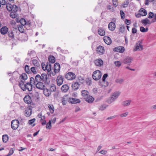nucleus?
I'll return each mask as SVG.
<instances>
[{
	"label": "nucleus",
	"mask_w": 156,
	"mask_h": 156,
	"mask_svg": "<svg viewBox=\"0 0 156 156\" xmlns=\"http://www.w3.org/2000/svg\"><path fill=\"white\" fill-rule=\"evenodd\" d=\"M19 85L22 90L24 91L27 90L28 91H30L32 89V85L31 83L28 82L24 84L23 81H21L19 82Z\"/></svg>",
	"instance_id": "f257e3e1"
},
{
	"label": "nucleus",
	"mask_w": 156,
	"mask_h": 156,
	"mask_svg": "<svg viewBox=\"0 0 156 156\" xmlns=\"http://www.w3.org/2000/svg\"><path fill=\"white\" fill-rule=\"evenodd\" d=\"M95 80H98L100 79L98 82L99 85L101 87H106L108 86V83L106 79H93Z\"/></svg>",
	"instance_id": "f03ea898"
},
{
	"label": "nucleus",
	"mask_w": 156,
	"mask_h": 156,
	"mask_svg": "<svg viewBox=\"0 0 156 156\" xmlns=\"http://www.w3.org/2000/svg\"><path fill=\"white\" fill-rule=\"evenodd\" d=\"M19 125V122L18 120H14L11 122V128L14 130L16 129Z\"/></svg>",
	"instance_id": "7ed1b4c3"
},
{
	"label": "nucleus",
	"mask_w": 156,
	"mask_h": 156,
	"mask_svg": "<svg viewBox=\"0 0 156 156\" xmlns=\"http://www.w3.org/2000/svg\"><path fill=\"white\" fill-rule=\"evenodd\" d=\"M142 42L138 41L136 44L135 47L133 49L134 51H136L137 50L141 51L143 50V46L141 44Z\"/></svg>",
	"instance_id": "20e7f679"
},
{
	"label": "nucleus",
	"mask_w": 156,
	"mask_h": 156,
	"mask_svg": "<svg viewBox=\"0 0 156 156\" xmlns=\"http://www.w3.org/2000/svg\"><path fill=\"white\" fill-rule=\"evenodd\" d=\"M120 93L119 92H114L113 95L112 96L111 98L109 100V101L110 103L113 101L115 99H116L120 95Z\"/></svg>",
	"instance_id": "39448f33"
},
{
	"label": "nucleus",
	"mask_w": 156,
	"mask_h": 156,
	"mask_svg": "<svg viewBox=\"0 0 156 156\" xmlns=\"http://www.w3.org/2000/svg\"><path fill=\"white\" fill-rule=\"evenodd\" d=\"M42 82V81H40L36 83V82L34 81L33 83L34 85H36V87L37 88L40 90H43L44 88V86Z\"/></svg>",
	"instance_id": "423d86ee"
},
{
	"label": "nucleus",
	"mask_w": 156,
	"mask_h": 156,
	"mask_svg": "<svg viewBox=\"0 0 156 156\" xmlns=\"http://www.w3.org/2000/svg\"><path fill=\"white\" fill-rule=\"evenodd\" d=\"M101 71L99 70H97L93 72L92 75V77L94 78H101Z\"/></svg>",
	"instance_id": "0eeeda50"
},
{
	"label": "nucleus",
	"mask_w": 156,
	"mask_h": 156,
	"mask_svg": "<svg viewBox=\"0 0 156 156\" xmlns=\"http://www.w3.org/2000/svg\"><path fill=\"white\" fill-rule=\"evenodd\" d=\"M23 100L24 102L28 104H31L32 102L31 97L29 95H26L24 98Z\"/></svg>",
	"instance_id": "6e6552de"
},
{
	"label": "nucleus",
	"mask_w": 156,
	"mask_h": 156,
	"mask_svg": "<svg viewBox=\"0 0 156 156\" xmlns=\"http://www.w3.org/2000/svg\"><path fill=\"white\" fill-rule=\"evenodd\" d=\"M97 52L100 55L103 54L105 52L104 48L101 45L99 46L96 48Z\"/></svg>",
	"instance_id": "1a4fd4ad"
},
{
	"label": "nucleus",
	"mask_w": 156,
	"mask_h": 156,
	"mask_svg": "<svg viewBox=\"0 0 156 156\" xmlns=\"http://www.w3.org/2000/svg\"><path fill=\"white\" fill-rule=\"evenodd\" d=\"M113 51L115 52L122 53L124 52L125 48L124 47L122 46H119L114 48L113 49Z\"/></svg>",
	"instance_id": "9d476101"
},
{
	"label": "nucleus",
	"mask_w": 156,
	"mask_h": 156,
	"mask_svg": "<svg viewBox=\"0 0 156 156\" xmlns=\"http://www.w3.org/2000/svg\"><path fill=\"white\" fill-rule=\"evenodd\" d=\"M32 109L30 107H27L25 109L24 115L26 117H29L31 115Z\"/></svg>",
	"instance_id": "9b49d317"
},
{
	"label": "nucleus",
	"mask_w": 156,
	"mask_h": 156,
	"mask_svg": "<svg viewBox=\"0 0 156 156\" xmlns=\"http://www.w3.org/2000/svg\"><path fill=\"white\" fill-rule=\"evenodd\" d=\"M132 58L130 57H127L124 58L123 62L128 65H129L132 60Z\"/></svg>",
	"instance_id": "f8f14e48"
},
{
	"label": "nucleus",
	"mask_w": 156,
	"mask_h": 156,
	"mask_svg": "<svg viewBox=\"0 0 156 156\" xmlns=\"http://www.w3.org/2000/svg\"><path fill=\"white\" fill-rule=\"evenodd\" d=\"M94 63L96 66H101L103 64V62L101 58L96 60Z\"/></svg>",
	"instance_id": "ddd939ff"
},
{
	"label": "nucleus",
	"mask_w": 156,
	"mask_h": 156,
	"mask_svg": "<svg viewBox=\"0 0 156 156\" xmlns=\"http://www.w3.org/2000/svg\"><path fill=\"white\" fill-rule=\"evenodd\" d=\"M69 102L73 104H76L77 103H80V100L79 99L76 98H70L69 99Z\"/></svg>",
	"instance_id": "4468645a"
},
{
	"label": "nucleus",
	"mask_w": 156,
	"mask_h": 156,
	"mask_svg": "<svg viewBox=\"0 0 156 156\" xmlns=\"http://www.w3.org/2000/svg\"><path fill=\"white\" fill-rule=\"evenodd\" d=\"M8 31V28L6 26H4L0 29V32L2 34L5 35L6 34Z\"/></svg>",
	"instance_id": "2eb2a0df"
},
{
	"label": "nucleus",
	"mask_w": 156,
	"mask_h": 156,
	"mask_svg": "<svg viewBox=\"0 0 156 156\" xmlns=\"http://www.w3.org/2000/svg\"><path fill=\"white\" fill-rule=\"evenodd\" d=\"M104 42L107 44H110L112 43V40L111 38L105 36L104 38Z\"/></svg>",
	"instance_id": "dca6fc26"
},
{
	"label": "nucleus",
	"mask_w": 156,
	"mask_h": 156,
	"mask_svg": "<svg viewBox=\"0 0 156 156\" xmlns=\"http://www.w3.org/2000/svg\"><path fill=\"white\" fill-rule=\"evenodd\" d=\"M85 101L89 103H92L94 100V98L92 96L88 95L85 98Z\"/></svg>",
	"instance_id": "f3484780"
},
{
	"label": "nucleus",
	"mask_w": 156,
	"mask_h": 156,
	"mask_svg": "<svg viewBox=\"0 0 156 156\" xmlns=\"http://www.w3.org/2000/svg\"><path fill=\"white\" fill-rule=\"evenodd\" d=\"M115 23L111 22L109 24L108 27L110 30L113 31L115 29Z\"/></svg>",
	"instance_id": "a211bd4d"
},
{
	"label": "nucleus",
	"mask_w": 156,
	"mask_h": 156,
	"mask_svg": "<svg viewBox=\"0 0 156 156\" xmlns=\"http://www.w3.org/2000/svg\"><path fill=\"white\" fill-rule=\"evenodd\" d=\"M65 78H75L76 75L75 73L73 72H69L65 75Z\"/></svg>",
	"instance_id": "6ab92c4d"
},
{
	"label": "nucleus",
	"mask_w": 156,
	"mask_h": 156,
	"mask_svg": "<svg viewBox=\"0 0 156 156\" xmlns=\"http://www.w3.org/2000/svg\"><path fill=\"white\" fill-rule=\"evenodd\" d=\"M45 69H46V70H47L48 75L49 74V72H50L49 73L50 74L51 73L50 71L51 70V65L50 63L47 62V63L46 66H45Z\"/></svg>",
	"instance_id": "aec40b11"
},
{
	"label": "nucleus",
	"mask_w": 156,
	"mask_h": 156,
	"mask_svg": "<svg viewBox=\"0 0 156 156\" xmlns=\"http://www.w3.org/2000/svg\"><path fill=\"white\" fill-rule=\"evenodd\" d=\"M43 94L46 97H49L51 94V92L47 88H44L43 90Z\"/></svg>",
	"instance_id": "412c9836"
},
{
	"label": "nucleus",
	"mask_w": 156,
	"mask_h": 156,
	"mask_svg": "<svg viewBox=\"0 0 156 156\" xmlns=\"http://www.w3.org/2000/svg\"><path fill=\"white\" fill-rule=\"evenodd\" d=\"M98 34L101 36H103L105 34V32L104 30L101 27H99L98 30Z\"/></svg>",
	"instance_id": "4be33fe9"
},
{
	"label": "nucleus",
	"mask_w": 156,
	"mask_h": 156,
	"mask_svg": "<svg viewBox=\"0 0 156 156\" xmlns=\"http://www.w3.org/2000/svg\"><path fill=\"white\" fill-rule=\"evenodd\" d=\"M60 69V65L58 63H56L54 65V70L58 72L59 71Z\"/></svg>",
	"instance_id": "5701e85b"
},
{
	"label": "nucleus",
	"mask_w": 156,
	"mask_h": 156,
	"mask_svg": "<svg viewBox=\"0 0 156 156\" xmlns=\"http://www.w3.org/2000/svg\"><path fill=\"white\" fill-rule=\"evenodd\" d=\"M69 88V87L67 84H65L62 86L61 90L63 92L65 93L67 92Z\"/></svg>",
	"instance_id": "b1692460"
},
{
	"label": "nucleus",
	"mask_w": 156,
	"mask_h": 156,
	"mask_svg": "<svg viewBox=\"0 0 156 156\" xmlns=\"http://www.w3.org/2000/svg\"><path fill=\"white\" fill-rule=\"evenodd\" d=\"M80 86V84L77 82H76L72 84V87L74 90H77Z\"/></svg>",
	"instance_id": "393cba45"
},
{
	"label": "nucleus",
	"mask_w": 156,
	"mask_h": 156,
	"mask_svg": "<svg viewBox=\"0 0 156 156\" xmlns=\"http://www.w3.org/2000/svg\"><path fill=\"white\" fill-rule=\"evenodd\" d=\"M141 23L144 26H146L147 24H151L150 20L147 18L141 20Z\"/></svg>",
	"instance_id": "a878e982"
},
{
	"label": "nucleus",
	"mask_w": 156,
	"mask_h": 156,
	"mask_svg": "<svg viewBox=\"0 0 156 156\" xmlns=\"http://www.w3.org/2000/svg\"><path fill=\"white\" fill-rule=\"evenodd\" d=\"M48 60L50 62L54 63L55 62V59L53 56L50 55L48 57Z\"/></svg>",
	"instance_id": "bb28decb"
},
{
	"label": "nucleus",
	"mask_w": 156,
	"mask_h": 156,
	"mask_svg": "<svg viewBox=\"0 0 156 156\" xmlns=\"http://www.w3.org/2000/svg\"><path fill=\"white\" fill-rule=\"evenodd\" d=\"M140 14L143 16H145L147 14V12L146 10L144 9L141 8L140 10Z\"/></svg>",
	"instance_id": "cd10ccee"
},
{
	"label": "nucleus",
	"mask_w": 156,
	"mask_h": 156,
	"mask_svg": "<svg viewBox=\"0 0 156 156\" xmlns=\"http://www.w3.org/2000/svg\"><path fill=\"white\" fill-rule=\"evenodd\" d=\"M2 140L3 142L6 143L9 139V136L7 134H5L2 136Z\"/></svg>",
	"instance_id": "c85d7f7f"
},
{
	"label": "nucleus",
	"mask_w": 156,
	"mask_h": 156,
	"mask_svg": "<svg viewBox=\"0 0 156 156\" xmlns=\"http://www.w3.org/2000/svg\"><path fill=\"white\" fill-rule=\"evenodd\" d=\"M13 5H12L9 3L6 4V8L7 10L9 12L12 10V7L13 6Z\"/></svg>",
	"instance_id": "c756f323"
},
{
	"label": "nucleus",
	"mask_w": 156,
	"mask_h": 156,
	"mask_svg": "<svg viewBox=\"0 0 156 156\" xmlns=\"http://www.w3.org/2000/svg\"><path fill=\"white\" fill-rule=\"evenodd\" d=\"M39 79L40 81H44L45 83L47 85L49 84L50 82L49 79Z\"/></svg>",
	"instance_id": "7c9ffc66"
},
{
	"label": "nucleus",
	"mask_w": 156,
	"mask_h": 156,
	"mask_svg": "<svg viewBox=\"0 0 156 156\" xmlns=\"http://www.w3.org/2000/svg\"><path fill=\"white\" fill-rule=\"evenodd\" d=\"M131 101L130 100H126L123 101L122 103L123 106H129L130 105Z\"/></svg>",
	"instance_id": "2f4dec72"
},
{
	"label": "nucleus",
	"mask_w": 156,
	"mask_h": 156,
	"mask_svg": "<svg viewBox=\"0 0 156 156\" xmlns=\"http://www.w3.org/2000/svg\"><path fill=\"white\" fill-rule=\"evenodd\" d=\"M32 63L35 66L38 67L40 66V63L36 59H33L32 61Z\"/></svg>",
	"instance_id": "473e14b6"
},
{
	"label": "nucleus",
	"mask_w": 156,
	"mask_h": 156,
	"mask_svg": "<svg viewBox=\"0 0 156 156\" xmlns=\"http://www.w3.org/2000/svg\"><path fill=\"white\" fill-rule=\"evenodd\" d=\"M48 106L49 108L50 112L51 114L53 113L54 111V108L53 105H50L49 104L48 105Z\"/></svg>",
	"instance_id": "72a5a7b5"
},
{
	"label": "nucleus",
	"mask_w": 156,
	"mask_h": 156,
	"mask_svg": "<svg viewBox=\"0 0 156 156\" xmlns=\"http://www.w3.org/2000/svg\"><path fill=\"white\" fill-rule=\"evenodd\" d=\"M63 79H56L57 83L58 86H60L62 83Z\"/></svg>",
	"instance_id": "f704fd0d"
},
{
	"label": "nucleus",
	"mask_w": 156,
	"mask_h": 156,
	"mask_svg": "<svg viewBox=\"0 0 156 156\" xmlns=\"http://www.w3.org/2000/svg\"><path fill=\"white\" fill-rule=\"evenodd\" d=\"M17 14L16 12H11L10 14V17L12 18H15L17 17Z\"/></svg>",
	"instance_id": "c9c22d12"
},
{
	"label": "nucleus",
	"mask_w": 156,
	"mask_h": 156,
	"mask_svg": "<svg viewBox=\"0 0 156 156\" xmlns=\"http://www.w3.org/2000/svg\"><path fill=\"white\" fill-rule=\"evenodd\" d=\"M88 93V92L86 90H83L81 91L82 95L83 97H87L89 95Z\"/></svg>",
	"instance_id": "e433bc0d"
},
{
	"label": "nucleus",
	"mask_w": 156,
	"mask_h": 156,
	"mask_svg": "<svg viewBox=\"0 0 156 156\" xmlns=\"http://www.w3.org/2000/svg\"><path fill=\"white\" fill-rule=\"evenodd\" d=\"M8 35L9 37L11 38V39H13L14 38V34L12 31H9L8 32Z\"/></svg>",
	"instance_id": "4c0bfd02"
},
{
	"label": "nucleus",
	"mask_w": 156,
	"mask_h": 156,
	"mask_svg": "<svg viewBox=\"0 0 156 156\" xmlns=\"http://www.w3.org/2000/svg\"><path fill=\"white\" fill-rule=\"evenodd\" d=\"M56 88L55 85L54 84H52L50 90L51 92L55 91L56 90Z\"/></svg>",
	"instance_id": "58836bf2"
},
{
	"label": "nucleus",
	"mask_w": 156,
	"mask_h": 156,
	"mask_svg": "<svg viewBox=\"0 0 156 156\" xmlns=\"http://www.w3.org/2000/svg\"><path fill=\"white\" fill-rule=\"evenodd\" d=\"M125 26L123 25H121L120 26L119 28V31L121 33H123L124 32L125 29Z\"/></svg>",
	"instance_id": "ea45409f"
},
{
	"label": "nucleus",
	"mask_w": 156,
	"mask_h": 156,
	"mask_svg": "<svg viewBox=\"0 0 156 156\" xmlns=\"http://www.w3.org/2000/svg\"><path fill=\"white\" fill-rule=\"evenodd\" d=\"M51 120H49V122L47 124L46 128L47 129H50L51 128Z\"/></svg>",
	"instance_id": "a19ab883"
},
{
	"label": "nucleus",
	"mask_w": 156,
	"mask_h": 156,
	"mask_svg": "<svg viewBox=\"0 0 156 156\" xmlns=\"http://www.w3.org/2000/svg\"><path fill=\"white\" fill-rule=\"evenodd\" d=\"M13 6L12 7V12H16L18 10V7L16 5H13Z\"/></svg>",
	"instance_id": "79ce46f5"
},
{
	"label": "nucleus",
	"mask_w": 156,
	"mask_h": 156,
	"mask_svg": "<svg viewBox=\"0 0 156 156\" xmlns=\"http://www.w3.org/2000/svg\"><path fill=\"white\" fill-rule=\"evenodd\" d=\"M148 28H144V27H140V30L142 32H147L148 30Z\"/></svg>",
	"instance_id": "37998d69"
},
{
	"label": "nucleus",
	"mask_w": 156,
	"mask_h": 156,
	"mask_svg": "<svg viewBox=\"0 0 156 156\" xmlns=\"http://www.w3.org/2000/svg\"><path fill=\"white\" fill-rule=\"evenodd\" d=\"M107 8L108 10H110V11L112 12H113L115 10L114 8L112 7V6L110 5H107Z\"/></svg>",
	"instance_id": "c03bdc74"
},
{
	"label": "nucleus",
	"mask_w": 156,
	"mask_h": 156,
	"mask_svg": "<svg viewBox=\"0 0 156 156\" xmlns=\"http://www.w3.org/2000/svg\"><path fill=\"white\" fill-rule=\"evenodd\" d=\"M25 70L26 72L27 73H29L30 72V67L27 65H26L25 66Z\"/></svg>",
	"instance_id": "a18cd8bd"
},
{
	"label": "nucleus",
	"mask_w": 156,
	"mask_h": 156,
	"mask_svg": "<svg viewBox=\"0 0 156 156\" xmlns=\"http://www.w3.org/2000/svg\"><path fill=\"white\" fill-rule=\"evenodd\" d=\"M154 15V14L152 12H150L148 15V18L149 19L152 18Z\"/></svg>",
	"instance_id": "49530a36"
},
{
	"label": "nucleus",
	"mask_w": 156,
	"mask_h": 156,
	"mask_svg": "<svg viewBox=\"0 0 156 156\" xmlns=\"http://www.w3.org/2000/svg\"><path fill=\"white\" fill-rule=\"evenodd\" d=\"M85 83L87 85H90L91 83V79H86Z\"/></svg>",
	"instance_id": "de8ad7c7"
},
{
	"label": "nucleus",
	"mask_w": 156,
	"mask_h": 156,
	"mask_svg": "<svg viewBox=\"0 0 156 156\" xmlns=\"http://www.w3.org/2000/svg\"><path fill=\"white\" fill-rule=\"evenodd\" d=\"M19 30L21 33L23 32L24 29L23 26L21 25H19L18 26Z\"/></svg>",
	"instance_id": "09e8293b"
},
{
	"label": "nucleus",
	"mask_w": 156,
	"mask_h": 156,
	"mask_svg": "<svg viewBox=\"0 0 156 156\" xmlns=\"http://www.w3.org/2000/svg\"><path fill=\"white\" fill-rule=\"evenodd\" d=\"M120 13L121 19L123 20L124 19V17L125 15V13H124L123 11L122 10H120Z\"/></svg>",
	"instance_id": "8fccbe9b"
},
{
	"label": "nucleus",
	"mask_w": 156,
	"mask_h": 156,
	"mask_svg": "<svg viewBox=\"0 0 156 156\" xmlns=\"http://www.w3.org/2000/svg\"><path fill=\"white\" fill-rule=\"evenodd\" d=\"M35 54V51L34 50H32L30 52H28V55L31 56H34Z\"/></svg>",
	"instance_id": "3c124183"
},
{
	"label": "nucleus",
	"mask_w": 156,
	"mask_h": 156,
	"mask_svg": "<svg viewBox=\"0 0 156 156\" xmlns=\"http://www.w3.org/2000/svg\"><path fill=\"white\" fill-rule=\"evenodd\" d=\"M13 152L14 150H13V149L11 148L8 154L6 156H10L13 153Z\"/></svg>",
	"instance_id": "603ef678"
},
{
	"label": "nucleus",
	"mask_w": 156,
	"mask_h": 156,
	"mask_svg": "<svg viewBox=\"0 0 156 156\" xmlns=\"http://www.w3.org/2000/svg\"><path fill=\"white\" fill-rule=\"evenodd\" d=\"M113 5L115 7H116L118 5V4L117 1V0H113L112 1Z\"/></svg>",
	"instance_id": "864d4df0"
},
{
	"label": "nucleus",
	"mask_w": 156,
	"mask_h": 156,
	"mask_svg": "<svg viewBox=\"0 0 156 156\" xmlns=\"http://www.w3.org/2000/svg\"><path fill=\"white\" fill-rule=\"evenodd\" d=\"M123 81L124 80L122 79H117L115 80L116 82L119 83H122Z\"/></svg>",
	"instance_id": "5fc2aeb1"
},
{
	"label": "nucleus",
	"mask_w": 156,
	"mask_h": 156,
	"mask_svg": "<svg viewBox=\"0 0 156 156\" xmlns=\"http://www.w3.org/2000/svg\"><path fill=\"white\" fill-rule=\"evenodd\" d=\"M108 106L107 105H102L100 108L99 109L100 110L102 111L104 110L105 109L106 107Z\"/></svg>",
	"instance_id": "6e6d98bb"
},
{
	"label": "nucleus",
	"mask_w": 156,
	"mask_h": 156,
	"mask_svg": "<svg viewBox=\"0 0 156 156\" xmlns=\"http://www.w3.org/2000/svg\"><path fill=\"white\" fill-rule=\"evenodd\" d=\"M128 112H126L125 113L120 114L119 115L121 117H126L128 115Z\"/></svg>",
	"instance_id": "4d7b16f0"
},
{
	"label": "nucleus",
	"mask_w": 156,
	"mask_h": 156,
	"mask_svg": "<svg viewBox=\"0 0 156 156\" xmlns=\"http://www.w3.org/2000/svg\"><path fill=\"white\" fill-rule=\"evenodd\" d=\"M31 71L34 74H36L37 72L35 68L34 67H32L30 69Z\"/></svg>",
	"instance_id": "13d9d810"
},
{
	"label": "nucleus",
	"mask_w": 156,
	"mask_h": 156,
	"mask_svg": "<svg viewBox=\"0 0 156 156\" xmlns=\"http://www.w3.org/2000/svg\"><path fill=\"white\" fill-rule=\"evenodd\" d=\"M35 118H34L29 120L28 123L29 125H31L35 121Z\"/></svg>",
	"instance_id": "bf43d9fd"
},
{
	"label": "nucleus",
	"mask_w": 156,
	"mask_h": 156,
	"mask_svg": "<svg viewBox=\"0 0 156 156\" xmlns=\"http://www.w3.org/2000/svg\"><path fill=\"white\" fill-rule=\"evenodd\" d=\"M114 64L116 66L118 67H119L121 64L120 61H115L114 62Z\"/></svg>",
	"instance_id": "052dcab7"
},
{
	"label": "nucleus",
	"mask_w": 156,
	"mask_h": 156,
	"mask_svg": "<svg viewBox=\"0 0 156 156\" xmlns=\"http://www.w3.org/2000/svg\"><path fill=\"white\" fill-rule=\"evenodd\" d=\"M20 78H27V76L25 73H23L21 75H20Z\"/></svg>",
	"instance_id": "680f3d73"
},
{
	"label": "nucleus",
	"mask_w": 156,
	"mask_h": 156,
	"mask_svg": "<svg viewBox=\"0 0 156 156\" xmlns=\"http://www.w3.org/2000/svg\"><path fill=\"white\" fill-rule=\"evenodd\" d=\"M33 96V97L35 99V98H36L37 99H38L39 98L38 97V95L37 93H36V94H34Z\"/></svg>",
	"instance_id": "e2e57ef3"
},
{
	"label": "nucleus",
	"mask_w": 156,
	"mask_h": 156,
	"mask_svg": "<svg viewBox=\"0 0 156 156\" xmlns=\"http://www.w3.org/2000/svg\"><path fill=\"white\" fill-rule=\"evenodd\" d=\"M6 4L5 0H0V4L2 5H4Z\"/></svg>",
	"instance_id": "0e129e2a"
},
{
	"label": "nucleus",
	"mask_w": 156,
	"mask_h": 156,
	"mask_svg": "<svg viewBox=\"0 0 156 156\" xmlns=\"http://www.w3.org/2000/svg\"><path fill=\"white\" fill-rule=\"evenodd\" d=\"M137 32V30L135 28H133L132 30V32L133 34H135Z\"/></svg>",
	"instance_id": "69168bd1"
},
{
	"label": "nucleus",
	"mask_w": 156,
	"mask_h": 156,
	"mask_svg": "<svg viewBox=\"0 0 156 156\" xmlns=\"http://www.w3.org/2000/svg\"><path fill=\"white\" fill-rule=\"evenodd\" d=\"M125 23L127 25H129L131 23V21L130 20L126 19L125 20Z\"/></svg>",
	"instance_id": "338daca9"
},
{
	"label": "nucleus",
	"mask_w": 156,
	"mask_h": 156,
	"mask_svg": "<svg viewBox=\"0 0 156 156\" xmlns=\"http://www.w3.org/2000/svg\"><path fill=\"white\" fill-rule=\"evenodd\" d=\"M99 153L102 154H105L106 153L107 151L105 150H102L99 152Z\"/></svg>",
	"instance_id": "774afa93"
}]
</instances>
